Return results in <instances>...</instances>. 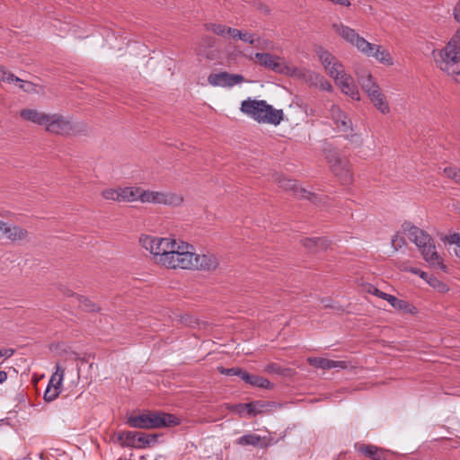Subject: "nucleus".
<instances>
[{"label": "nucleus", "instance_id": "nucleus-23", "mask_svg": "<svg viewBox=\"0 0 460 460\" xmlns=\"http://www.w3.org/2000/svg\"><path fill=\"white\" fill-rule=\"evenodd\" d=\"M373 105L382 113L387 114L390 112V107L386 101L385 95L382 93L380 87L375 91H371L367 94Z\"/></svg>", "mask_w": 460, "mask_h": 460}, {"label": "nucleus", "instance_id": "nucleus-63", "mask_svg": "<svg viewBox=\"0 0 460 460\" xmlns=\"http://www.w3.org/2000/svg\"><path fill=\"white\" fill-rule=\"evenodd\" d=\"M4 226V221H1V220H0V226Z\"/></svg>", "mask_w": 460, "mask_h": 460}, {"label": "nucleus", "instance_id": "nucleus-62", "mask_svg": "<svg viewBox=\"0 0 460 460\" xmlns=\"http://www.w3.org/2000/svg\"><path fill=\"white\" fill-rule=\"evenodd\" d=\"M274 366H270L269 367L271 368L272 370H275V367H273Z\"/></svg>", "mask_w": 460, "mask_h": 460}, {"label": "nucleus", "instance_id": "nucleus-45", "mask_svg": "<svg viewBox=\"0 0 460 460\" xmlns=\"http://www.w3.org/2000/svg\"><path fill=\"white\" fill-rule=\"evenodd\" d=\"M215 44V39L209 36H205L201 39L199 43V49L201 48H211Z\"/></svg>", "mask_w": 460, "mask_h": 460}, {"label": "nucleus", "instance_id": "nucleus-24", "mask_svg": "<svg viewBox=\"0 0 460 460\" xmlns=\"http://www.w3.org/2000/svg\"><path fill=\"white\" fill-rule=\"evenodd\" d=\"M0 232L3 233L11 241L23 240L27 237L28 232L17 226H11L4 222L0 226Z\"/></svg>", "mask_w": 460, "mask_h": 460}, {"label": "nucleus", "instance_id": "nucleus-28", "mask_svg": "<svg viewBox=\"0 0 460 460\" xmlns=\"http://www.w3.org/2000/svg\"><path fill=\"white\" fill-rule=\"evenodd\" d=\"M147 416L148 411H145L140 414H131L128 416L125 421V423L133 429H148L147 426Z\"/></svg>", "mask_w": 460, "mask_h": 460}, {"label": "nucleus", "instance_id": "nucleus-56", "mask_svg": "<svg viewBox=\"0 0 460 460\" xmlns=\"http://www.w3.org/2000/svg\"><path fill=\"white\" fill-rule=\"evenodd\" d=\"M7 378V374L5 371H0V384L4 383Z\"/></svg>", "mask_w": 460, "mask_h": 460}, {"label": "nucleus", "instance_id": "nucleus-37", "mask_svg": "<svg viewBox=\"0 0 460 460\" xmlns=\"http://www.w3.org/2000/svg\"><path fill=\"white\" fill-rule=\"evenodd\" d=\"M428 283L430 287H432L433 288H435L436 290H438L440 293H445L449 290V288L446 283L439 280L438 279H437L434 276L429 278Z\"/></svg>", "mask_w": 460, "mask_h": 460}, {"label": "nucleus", "instance_id": "nucleus-52", "mask_svg": "<svg viewBox=\"0 0 460 460\" xmlns=\"http://www.w3.org/2000/svg\"><path fill=\"white\" fill-rule=\"evenodd\" d=\"M18 81H21V79L19 77L15 76L13 73L9 72L7 76L4 78V82L11 84V83H16Z\"/></svg>", "mask_w": 460, "mask_h": 460}, {"label": "nucleus", "instance_id": "nucleus-43", "mask_svg": "<svg viewBox=\"0 0 460 460\" xmlns=\"http://www.w3.org/2000/svg\"><path fill=\"white\" fill-rule=\"evenodd\" d=\"M391 244L394 248V252H396L405 244V240L403 237H399V235L396 234L393 236Z\"/></svg>", "mask_w": 460, "mask_h": 460}, {"label": "nucleus", "instance_id": "nucleus-4", "mask_svg": "<svg viewBox=\"0 0 460 460\" xmlns=\"http://www.w3.org/2000/svg\"><path fill=\"white\" fill-rule=\"evenodd\" d=\"M159 434H147L142 431H118L113 435V441L122 447L146 449L156 446L159 442Z\"/></svg>", "mask_w": 460, "mask_h": 460}, {"label": "nucleus", "instance_id": "nucleus-18", "mask_svg": "<svg viewBox=\"0 0 460 460\" xmlns=\"http://www.w3.org/2000/svg\"><path fill=\"white\" fill-rule=\"evenodd\" d=\"M335 84L341 88V92L353 100H359L358 90L354 84L353 78L347 73L342 74Z\"/></svg>", "mask_w": 460, "mask_h": 460}, {"label": "nucleus", "instance_id": "nucleus-61", "mask_svg": "<svg viewBox=\"0 0 460 460\" xmlns=\"http://www.w3.org/2000/svg\"><path fill=\"white\" fill-rule=\"evenodd\" d=\"M274 366H270L269 367L271 368L272 370H275V367H273Z\"/></svg>", "mask_w": 460, "mask_h": 460}, {"label": "nucleus", "instance_id": "nucleus-19", "mask_svg": "<svg viewBox=\"0 0 460 460\" xmlns=\"http://www.w3.org/2000/svg\"><path fill=\"white\" fill-rule=\"evenodd\" d=\"M193 262L192 270H213L218 266V261L212 253L196 254V260Z\"/></svg>", "mask_w": 460, "mask_h": 460}, {"label": "nucleus", "instance_id": "nucleus-7", "mask_svg": "<svg viewBox=\"0 0 460 460\" xmlns=\"http://www.w3.org/2000/svg\"><path fill=\"white\" fill-rule=\"evenodd\" d=\"M46 130L57 135H70L78 131V127L71 119L59 114L49 116Z\"/></svg>", "mask_w": 460, "mask_h": 460}, {"label": "nucleus", "instance_id": "nucleus-8", "mask_svg": "<svg viewBox=\"0 0 460 460\" xmlns=\"http://www.w3.org/2000/svg\"><path fill=\"white\" fill-rule=\"evenodd\" d=\"M333 27L343 40L356 47L362 54H367V49H370V42L359 36L354 29L342 23L334 24Z\"/></svg>", "mask_w": 460, "mask_h": 460}, {"label": "nucleus", "instance_id": "nucleus-3", "mask_svg": "<svg viewBox=\"0 0 460 460\" xmlns=\"http://www.w3.org/2000/svg\"><path fill=\"white\" fill-rule=\"evenodd\" d=\"M240 110L259 123H268L275 126L280 124L284 115L282 110L274 109L266 101H256L251 98L242 102Z\"/></svg>", "mask_w": 460, "mask_h": 460}, {"label": "nucleus", "instance_id": "nucleus-5", "mask_svg": "<svg viewBox=\"0 0 460 460\" xmlns=\"http://www.w3.org/2000/svg\"><path fill=\"white\" fill-rule=\"evenodd\" d=\"M139 200L142 203L178 206L183 201V199L172 192L145 190L140 188Z\"/></svg>", "mask_w": 460, "mask_h": 460}, {"label": "nucleus", "instance_id": "nucleus-13", "mask_svg": "<svg viewBox=\"0 0 460 460\" xmlns=\"http://www.w3.org/2000/svg\"><path fill=\"white\" fill-rule=\"evenodd\" d=\"M354 448L357 453L371 460H388L387 451L376 445L357 442Z\"/></svg>", "mask_w": 460, "mask_h": 460}, {"label": "nucleus", "instance_id": "nucleus-50", "mask_svg": "<svg viewBox=\"0 0 460 460\" xmlns=\"http://www.w3.org/2000/svg\"><path fill=\"white\" fill-rule=\"evenodd\" d=\"M448 242L456 245L457 249H460V234H453L449 236Z\"/></svg>", "mask_w": 460, "mask_h": 460}, {"label": "nucleus", "instance_id": "nucleus-22", "mask_svg": "<svg viewBox=\"0 0 460 460\" xmlns=\"http://www.w3.org/2000/svg\"><path fill=\"white\" fill-rule=\"evenodd\" d=\"M364 55L375 58L380 63L387 66H392L394 64L393 58L390 53L385 49H382L379 45L370 43V49H367V54Z\"/></svg>", "mask_w": 460, "mask_h": 460}, {"label": "nucleus", "instance_id": "nucleus-46", "mask_svg": "<svg viewBox=\"0 0 460 460\" xmlns=\"http://www.w3.org/2000/svg\"><path fill=\"white\" fill-rule=\"evenodd\" d=\"M65 374V369L58 364L56 365V372L52 376H56L58 378L57 384L61 385Z\"/></svg>", "mask_w": 460, "mask_h": 460}, {"label": "nucleus", "instance_id": "nucleus-12", "mask_svg": "<svg viewBox=\"0 0 460 460\" xmlns=\"http://www.w3.org/2000/svg\"><path fill=\"white\" fill-rule=\"evenodd\" d=\"M329 163L333 173L340 179L342 184H349L352 181L353 174L347 160L341 159L338 155H333L330 158Z\"/></svg>", "mask_w": 460, "mask_h": 460}, {"label": "nucleus", "instance_id": "nucleus-34", "mask_svg": "<svg viewBox=\"0 0 460 460\" xmlns=\"http://www.w3.org/2000/svg\"><path fill=\"white\" fill-rule=\"evenodd\" d=\"M78 301H79L80 306L84 311H87V312H98V311H100V307L95 303L91 301L88 297L80 296L78 297Z\"/></svg>", "mask_w": 460, "mask_h": 460}, {"label": "nucleus", "instance_id": "nucleus-6", "mask_svg": "<svg viewBox=\"0 0 460 460\" xmlns=\"http://www.w3.org/2000/svg\"><path fill=\"white\" fill-rule=\"evenodd\" d=\"M255 58L261 66L279 74L292 75L296 68L289 66L284 59L279 56L270 53H256Z\"/></svg>", "mask_w": 460, "mask_h": 460}, {"label": "nucleus", "instance_id": "nucleus-42", "mask_svg": "<svg viewBox=\"0 0 460 460\" xmlns=\"http://www.w3.org/2000/svg\"><path fill=\"white\" fill-rule=\"evenodd\" d=\"M345 138L355 146H360L363 144L361 135L357 133H351L345 136Z\"/></svg>", "mask_w": 460, "mask_h": 460}, {"label": "nucleus", "instance_id": "nucleus-27", "mask_svg": "<svg viewBox=\"0 0 460 460\" xmlns=\"http://www.w3.org/2000/svg\"><path fill=\"white\" fill-rule=\"evenodd\" d=\"M357 76L358 84L367 94L379 88V85L374 81L372 75L368 71L357 72Z\"/></svg>", "mask_w": 460, "mask_h": 460}, {"label": "nucleus", "instance_id": "nucleus-39", "mask_svg": "<svg viewBox=\"0 0 460 460\" xmlns=\"http://www.w3.org/2000/svg\"><path fill=\"white\" fill-rule=\"evenodd\" d=\"M217 370L220 374L222 375H225V376H239L240 378L242 377L243 376V369H242L241 367H231V368H226L224 367H217Z\"/></svg>", "mask_w": 460, "mask_h": 460}, {"label": "nucleus", "instance_id": "nucleus-53", "mask_svg": "<svg viewBox=\"0 0 460 460\" xmlns=\"http://www.w3.org/2000/svg\"><path fill=\"white\" fill-rule=\"evenodd\" d=\"M13 349H0V358L5 357L9 358L13 355Z\"/></svg>", "mask_w": 460, "mask_h": 460}, {"label": "nucleus", "instance_id": "nucleus-17", "mask_svg": "<svg viewBox=\"0 0 460 460\" xmlns=\"http://www.w3.org/2000/svg\"><path fill=\"white\" fill-rule=\"evenodd\" d=\"M423 259L432 267L446 270L441 258L436 251L434 241L420 249Z\"/></svg>", "mask_w": 460, "mask_h": 460}, {"label": "nucleus", "instance_id": "nucleus-44", "mask_svg": "<svg viewBox=\"0 0 460 460\" xmlns=\"http://www.w3.org/2000/svg\"><path fill=\"white\" fill-rule=\"evenodd\" d=\"M238 40H241L242 41L249 44H254V42L256 41L254 34L250 33L248 31H241V35ZM259 40L260 39H257V40Z\"/></svg>", "mask_w": 460, "mask_h": 460}, {"label": "nucleus", "instance_id": "nucleus-60", "mask_svg": "<svg viewBox=\"0 0 460 460\" xmlns=\"http://www.w3.org/2000/svg\"><path fill=\"white\" fill-rule=\"evenodd\" d=\"M456 254L460 258V249L459 250H456Z\"/></svg>", "mask_w": 460, "mask_h": 460}, {"label": "nucleus", "instance_id": "nucleus-30", "mask_svg": "<svg viewBox=\"0 0 460 460\" xmlns=\"http://www.w3.org/2000/svg\"><path fill=\"white\" fill-rule=\"evenodd\" d=\"M301 243L304 246L315 251L326 250L330 245V241L325 237L304 238Z\"/></svg>", "mask_w": 460, "mask_h": 460}, {"label": "nucleus", "instance_id": "nucleus-14", "mask_svg": "<svg viewBox=\"0 0 460 460\" xmlns=\"http://www.w3.org/2000/svg\"><path fill=\"white\" fill-rule=\"evenodd\" d=\"M402 228L404 232L407 233L409 239L414 243L419 249L433 242V239L428 233L411 223L405 222L402 225Z\"/></svg>", "mask_w": 460, "mask_h": 460}, {"label": "nucleus", "instance_id": "nucleus-51", "mask_svg": "<svg viewBox=\"0 0 460 460\" xmlns=\"http://www.w3.org/2000/svg\"><path fill=\"white\" fill-rule=\"evenodd\" d=\"M453 14L456 21L460 22V0L456 3L453 10Z\"/></svg>", "mask_w": 460, "mask_h": 460}, {"label": "nucleus", "instance_id": "nucleus-11", "mask_svg": "<svg viewBox=\"0 0 460 460\" xmlns=\"http://www.w3.org/2000/svg\"><path fill=\"white\" fill-rule=\"evenodd\" d=\"M208 82L215 87H233L244 82V77L242 75L228 72L211 73L208 77Z\"/></svg>", "mask_w": 460, "mask_h": 460}, {"label": "nucleus", "instance_id": "nucleus-54", "mask_svg": "<svg viewBox=\"0 0 460 460\" xmlns=\"http://www.w3.org/2000/svg\"><path fill=\"white\" fill-rule=\"evenodd\" d=\"M57 381H58V378L56 377V376H52L50 377V380H49V385H50L52 388H54V387H56V386H58V388H60V385H58V384H57Z\"/></svg>", "mask_w": 460, "mask_h": 460}, {"label": "nucleus", "instance_id": "nucleus-38", "mask_svg": "<svg viewBox=\"0 0 460 460\" xmlns=\"http://www.w3.org/2000/svg\"><path fill=\"white\" fill-rule=\"evenodd\" d=\"M102 196L106 200L119 202V188L103 190Z\"/></svg>", "mask_w": 460, "mask_h": 460}, {"label": "nucleus", "instance_id": "nucleus-49", "mask_svg": "<svg viewBox=\"0 0 460 460\" xmlns=\"http://www.w3.org/2000/svg\"><path fill=\"white\" fill-rule=\"evenodd\" d=\"M241 31H240L238 29L228 27L226 35H228L230 38H232L234 40H237V39H239V37L241 35Z\"/></svg>", "mask_w": 460, "mask_h": 460}, {"label": "nucleus", "instance_id": "nucleus-36", "mask_svg": "<svg viewBox=\"0 0 460 460\" xmlns=\"http://www.w3.org/2000/svg\"><path fill=\"white\" fill-rule=\"evenodd\" d=\"M205 27L208 31H211L221 37H226L228 30L227 26L220 23H207L205 24Z\"/></svg>", "mask_w": 460, "mask_h": 460}, {"label": "nucleus", "instance_id": "nucleus-10", "mask_svg": "<svg viewBox=\"0 0 460 460\" xmlns=\"http://www.w3.org/2000/svg\"><path fill=\"white\" fill-rule=\"evenodd\" d=\"M180 424V420L173 414L163 411H148V429L174 427Z\"/></svg>", "mask_w": 460, "mask_h": 460}, {"label": "nucleus", "instance_id": "nucleus-35", "mask_svg": "<svg viewBox=\"0 0 460 460\" xmlns=\"http://www.w3.org/2000/svg\"><path fill=\"white\" fill-rule=\"evenodd\" d=\"M244 407L246 408V410L250 415L255 416V415L262 412V411L265 407V404L263 402L256 401V402L245 403Z\"/></svg>", "mask_w": 460, "mask_h": 460}, {"label": "nucleus", "instance_id": "nucleus-9", "mask_svg": "<svg viewBox=\"0 0 460 460\" xmlns=\"http://www.w3.org/2000/svg\"><path fill=\"white\" fill-rule=\"evenodd\" d=\"M169 237L162 238L143 234L139 237L140 245L146 251H149L154 256L155 261L158 264V257L164 250L168 247Z\"/></svg>", "mask_w": 460, "mask_h": 460}, {"label": "nucleus", "instance_id": "nucleus-29", "mask_svg": "<svg viewBox=\"0 0 460 460\" xmlns=\"http://www.w3.org/2000/svg\"><path fill=\"white\" fill-rule=\"evenodd\" d=\"M140 187L119 188V202H133L139 200Z\"/></svg>", "mask_w": 460, "mask_h": 460}, {"label": "nucleus", "instance_id": "nucleus-32", "mask_svg": "<svg viewBox=\"0 0 460 460\" xmlns=\"http://www.w3.org/2000/svg\"><path fill=\"white\" fill-rule=\"evenodd\" d=\"M317 54L319 60L325 69L334 64L335 61H338L337 58L327 50L321 49L317 52Z\"/></svg>", "mask_w": 460, "mask_h": 460}, {"label": "nucleus", "instance_id": "nucleus-41", "mask_svg": "<svg viewBox=\"0 0 460 460\" xmlns=\"http://www.w3.org/2000/svg\"><path fill=\"white\" fill-rule=\"evenodd\" d=\"M444 173L447 178L453 180L456 183H457V180L460 178V169H457L456 167H446L444 169Z\"/></svg>", "mask_w": 460, "mask_h": 460}, {"label": "nucleus", "instance_id": "nucleus-47", "mask_svg": "<svg viewBox=\"0 0 460 460\" xmlns=\"http://www.w3.org/2000/svg\"><path fill=\"white\" fill-rule=\"evenodd\" d=\"M17 83H19V88L23 90L24 92L26 93H30L31 91H32L33 89V84H31V82H26V81H23L21 79V81H18Z\"/></svg>", "mask_w": 460, "mask_h": 460}, {"label": "nucleus", "instance_id": "nucleus-48", "mask_svg": "<svg viewBox=\"0 0 460 460\" xmlns=\"http://www.w3.org/2000/svg\"><path fill=\"white\" fill-rule=\"evenodd\" d=\"M320 88L329 93L332 92L333 90L332 84L329 81L325 80L323 77L321 78Z\"/></svg>", "mask_w": 460, "mask_h": 460}, {"label": "nucleus", "instance_id": "nucleus-21", "mask_svg": "<svg viewBox=\"0 0 460 460\" xmlns=\"http://www.w3.org/2000/svg\"><path fill=\"white\" fill-rule=\"evenodd\" d=\"M307 362L310 366L315 367V368H321V369H332V368H346L347 363L345 361H336L325 358H309L307 359Z\"/></svg>", "mask_w": 460, "mask_h": 460}, {"label": "nucleus", "instance_id": "nucleus-15", "mask_svg": "<svg viewBox=\"0 0 460 460\" xmlns=\"http://www.w3.org/2000/svg\"><path fill=\"white\" fill-rule=\"evenodd\" d=\"M279 187L286 190H290L294 193V195L300 199H306L311 201H315L317 197L315 194L306 190L305 189L300 187L296 181L288 179L285 177H279L278 179Z\"/></svg>", "mask_w": 460, "mask_h": 460}, {"label": "nucleus", "instance_id": "nucleus-58", "mask_svg": "<svg viewBox=\"0 0 460 460\" xmlns=\"http://www.w3.org/2000/svg\"><path fill=\"white\" fill-rule=\"evenodd\" d=\"M409 271H410V272H411V273H414V274H416V275H419V276H420V273L422 270H420V269H417V268H411Z\"/></svg>", "mask_w": 460, "mask_h": 460}, {"label": "nucleus", "instance_id": "nucleus-64", "mask_svg": "<svg viewBox=\"0 0 460 460\" xmlns=\"http://www.w3.org/2000/svg\"><path fill=\"white\" fill-rule=\"evenodd\" d=\"M457 184H459V185H460V177H459V178H458V180H457Z\"/></svg>", "mask_w": 460, "mask_h": 460}, {"label": "nucleus", "instance_id": "nucleus-1", "mask_svg": "<svg viewBox=\"0 0 460 460\" xmlns=\"http://www.w3.org/2000/svg\"><path fill=\"white\" fill-rule=\"evenodd\" d=\"M158 264L167 269L192 270L196 252L193 245L169 238L168 247L159 255Z\"/></svg>", "mask_w": 460, "mask_h": 460}, {"label": "nucleus", "instance_id": "nucleus-20", "mask_svg": "<svg viewBox=\"0 0 460 460\" xmlns=\"http://www.w3.org/2000/svg\"><path fill=\"white\" fill-rule=\"evenodd\" d=\"M22 119L35 123L39 126H45L48 123L49 114L39 111L35 109H22L20 111Z\"/></svg>", "mask_w": 460, "mask_h": 460}, {"label": "nucleus", "instance_id": "nucleus-55", "mask_svg": "<svg viewBox=\"0 0 460 460\" xmlns=\"http://www.w3.org/2000/svg\"><path fill=\"white\" fill-rule=\"evenodd\" d=\"M9 74V71H6L3 68V66H0V81H4V78Z\"/></svg>", "mask_w": 460, "mask_h": 460}, {"label": "nucleus", "instance_id": "nucleus-57", "mask_svg": "<svg viewBox=\"0 0 460 460\" xmlns=\"http://www.w3.org/2000/svg\"><path fill=\"white\" fill-rule=\"evenodd\" d=\"M420 277L421 279H425V280L428 282L429 278V277H431V276H430V275H429V273H427V272L421 271V272L420 273Z\"/></svg>", "mask_w": 460, "mask_h": 460}, {"label": "nucleus", "instance_id": "nucleus-33", "mask_svg": "<svg viewBox=\"0 0 460 460\" xmlns=\"http://www.w3.org/2000/svg\"><path fill=\"white\" fill-rule=\"evenodd\" d=\"M342 68V64L338 60L335 61L334 64L330 66L325 70L328 72L329 75L334 79V81H338L339 77H341L342 74H345Z\"/></svg>", "mask_w": 460, "mask_h": 460}, {"label": "nucleus", "instance_id": "nucleus-25", "mask_svg": "<svg viewBox=\"0 0 460 460\" xmlns=\"http://www.w3.org/2000/svg\"><path fill=\"white\" fill-rule=\"evenodd\" d=\"M367 292L386 300L393 307L397 309H402L407 304L404 300L398 299L393 295L386 294L372 285L367 288Z\"/></svg>", "mask_w": 460, "mask_h": 460}, {"label": "nucleus", "instance_id": "nucleus-31", "mask_svg": "<svg viewBox=\"0 0 460 460\" xmlns=\"http://www.w3.org/2000/svg\"><path fill=\"white\" fill-rule=\"evenodd\" d=\"M261 438L259 435L249 433L241 436L237 439V444L240 446H253L257 447L260 445Z\"/></svg>", "mask_w": 460, "mask_h": 460}, {"label": "nucleus", "instance_id": "nucleus-40", "mask_svg": "<svg viewBox=\"0 0 460 460\" xmlns=\"http://www.w3.org/2000/svg\"><path fill=\"white\" fill-rule=\"evenodd\" d=\"M59 394L60 388H58V386L52 388L50 385H48L45 390L43 398L46 402H49L54 401L58 396Z\"/></svg>", "mask_w": 460, "mask_h": 460}, {"label": "nucleus", "instance_id": "nucleus-16", "mask_svg": "<svg viewBox=\"0 0 460 460\" xmlns=\"http://www.w3.org/2000/svg\"><path fill=\"white\" fill-rule=\"evenodd\" d=\"M330 115L339 131L348 132L352 129L351 120L348 119L346 113L339 106L332 104L330 109Z\"/></svg>", "mask_w": 460, "mask_h": 460}, {"label": "nucleus", "instance_id": "nucleus-26", "mask_svg": "<svg viewBox=\"0 0 460 460\" xmlns=\"http://www.w3.org/2000/svg\"><path fill=\"white\" fill-rule=\"evenodd\" d=\"M242 380H243L246 384L253 386V387H259V388H264V389H272L273 385L271 382L261 376L252 375L249 374L246 371H243V376L241 377Z\"/></svg>", "mask_w": 460, "mask_h": 460}, {"label": "nucleus", "instance_id": "nucleus-2", "mask_svg": "<svg viewBox=\"0 0 460 460\" xmlns=\"http://www.w3.org/2000/svg\"><path fill=\"white\" fill-rule=\"evenodd\" d=\"M432 55L439 67L460 83V28L444 49L433 50Z\"/></svg>", "mask_w": 460, "mask_h": 460}, {"label": "nucleus", "instance_id": "nucleus-59", "mask_svg": "<svg viewBox=\"0 0 460 460\" xmlns=\"http://www.w3.org/2000/svg\"><path fill=\"white\" fill-rule=\"evenodd\" d=\"M322 302L323 303L324 307H331V308H332V307H333V306L331 305V303H330V301H329V300L327 301V300H325V299H323V301H322Z\"/></svg>", "mask_w": 460, "mask_h": 460}]
</instances>
